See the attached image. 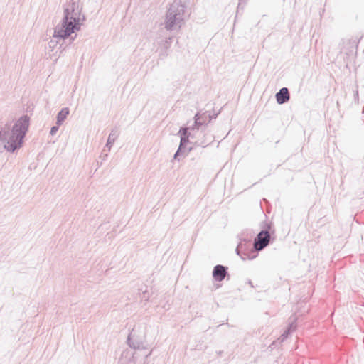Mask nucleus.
<instances>
[{"label":"nucleus","mask_w":364,"mask_h":364,"mask_svg":"<svg viewBox=\"0 0 364 364\" xmlns=\"http://www.w3.org/2000/svg\"><path fill=\"white\" fill-rule=\"evenodd\" d=\"M100 157L102 158V160H105L107 157V153H105L103 156H101Z\"/></svg>","instance_id":"f3484780"},{"label":"nucleus","mask_w":364,"mask_h":364,"mask_svg":"<svg viewBox=\"0 0 364 364\" xmlns=\"http://www.w3.org/2000/svg\"><path fill=\"white\" fill-rule=\"evenodd\" d=\"M227 269H228L227 267H225L223 265H220V264H218V265L215 266L213 271V278L216 281H218V282L223 281L225 279V277L228 273Z\"/></svg>","instance_id":"0eeeda50"},{"label":"nucleus","mask_w":364,"mask_h":364,"mask_svg":"<svg viewBox=\"0 0 364 364\" xmlns=\"http://www.w3.org/2000/svg\"><path fill=\"white\" fill-rule=\"evenodd\" d=\"M119 364H136L134 353L128 349L123 350L119 360Z\"/></svg>","instance_id":"39448f33"},{"label":"nucleus","mask_w":364,"mask_h":364,"mask_svg":"<svg viewBox=\"0 0 364 364\" xmlns=\"http://www.w3.org/2000/svg\"><path fill=\"white\" fill-rule=\"evenodd\" d=\"M208 117L209 118V120H208V122H210V119H211L210 116H207L205 113H203L202 114L197 113L194 117V119H195L194 125L192 127H191V130L193 131V132H195L196 129L198 130L200 126L206 124Z\"/></svg>","instance_id":"423d86ee"},{"label":"nucleus","mask_w":364,"mask_h":364,"mask_svg":"<svg viewBox=\"0 0 364 364\" xmlns=\"http://www.w3.org/2000/svg\"><path fill=\"white\" fill-rule=\"evenodd\" d=\"M85 16L82 14V8L78 3L72 1L65 6L63 17L54 31L53 38L48 42V47L54 48L58 43V40H63L72 33L80 29Z\"/></svg>","instance_id":"f257e3e1"},{"label":"nucleus","mask_w":364,"mask_h":364,"mask_svg":"<svg viewBox=\"0 0 364 364\" xmlns=\"http://www.w3.org/2000/svg\"><path fill=\"white\" fill-rule=\"evenodd\" d=\"M358 91L356 90L355 92V97H358Z\"/></svg>","instance_id":"a211bd4d"},{"label":"nucleus","mask_w":364,"mask_h":364,"mask_svg":"<svg viewBox=\"0 0 364 364\" xmlns=\"http://www.w3.org/2000/svg\"><path fill=\"white\" fill-rule=\"evenodd\" d=\"M29 127V117L22 116L14 122H9L0 129V141L9 152L20 149Z\"/></svg>","instance_id":"f03ea898"},{"label":"nucleus","mask_w":364,"mask_h":364,"mask_svg":"<svg viewBox=\"0 0 364 364\" xmlns=\"http://www.w3.org/2000/svg\"><path fill=\"white\" fill-rule=\"evenodd\" d=\"M134 333L132 332L128 337V343L129 346L134 349L146 348V344L142 341H137L134 338Z\"/></svg>","instance_id":"6e6552de"},{"label":"nucleus","mask_w":364,"mask_h":364,"mask_svg":"<svg viewBox=\"0 0 364 364\" xmlns=\"http://www.w3.org/2000/svg\"><path fill=\"white\" fill-rule=\"evenodd\" d=\"M294 326H293V323H291L289 326V328L283 333L280 336V337L279 338V339L282 342L284 341L288 336V334L289 333L290 331L291 330V328H293Z\"/></svg>","instance_id":"4468645a"},{"label":"nucleus","mask_w":364,"mask_h":364,"mask_svg":"<svg viewBox=\"0 0 364 364\" xmlns=\"http://www.w3.org/2000/svg\"><path fill=\"white\" fill-rule=\"evenodd\" d=\"M181 150H182V149L181 148V146H179L178 150L176 151V152L175 153V154L173 156L174 159L179 160L178 156L180 155V152L181 151Z\"/></svg>","instance_id":"dca6fc26"},{"label":"nucleus","mask_w":364,"mask_h":364,"mask_svg":"<svg viewBox=\"0 0 364 364\" xmlns=\"http://www.w3.org/2000/svg\"><path fill=\"white\" fill-rule=\"evenodd\" d=\"M269 240V232L267 230H262L255 238L254 248L257 251H260L268 245Z\"/></svg>","instance_id":"20e7f679"},{"label":"nucleus","mask_w":364,"mask_h":364,"mask_svg":"<svg viewBox=\"0 0 364 364\" xmlns=\"http://www.w3.org/2000/svg\"><path fill=\"white\" fill-rule=\"evenodd\" d=\"M183 0H174L171 4L164 22L165 28L168 31L180 29L189 16Z\"/></svg>","instance_id":"7ed1b4c3"},{"label":"nucleus","mask_w":364,"mask_h":364,"mask_svg":"<svg viewBox=\"0 0 364 364\" xmlns=\"http://www.w3.org/2000/svg\"><path fill=\"white\" fill-rule=\"evenodd\" d=\"M213 139L211 137H209V139L207 140V139H197L196 143L198 144V145L201 146H206L207 145H208L211 141H212Z\"/></svg>","instance_id":"ddd939ff"},{"label":"nucleus","mask_w":364,"mask_h":364,"mask_svg":"<svg viewBox=\"0 0 364 364\" xmlns=\"http://www.w3.org/2000/svg\"><path fill=\"white\" fill-rule=\"evenodd\" d=\"M118 137V133L117 130H112L110 134L108 136L107 141L105 145V147L102 150V153L105 151H109L111 148L112 147L115 140Z\"/></svg>","instance_id":"9d476101"},{"label":"nucleus","mask_w":364,"mask_h":364,"mask_svg":"<svg viewBox=\"0 0 364 364\" xmlns=\"http://www.w3.org/2000/svg\"><path fill=\"white\" fill-rule=\"evenodd\" d=\"M69 114V109L68 107L63 108L57 115V122L56 124L58 125H61L64 120L67 118Z\"/></svg>","instance_id":"f8f14e48"},{"label":"nucleus","mask_w":364,"mask_h":364,"mask_svg":"<svg viewBox=\"0 0 364 364\" xmlns=\"http://www.w3.org/2000/svg\"><path fill=\"white\" fill-rule=\"evenodd\" d=\"M58 126H53L51 129H50V134L51 135H55L56 134V132H58Z\"/></svg>","instance_id":"2eb2a0df"},{"label":"nucleus","mask_w":364,"mask_h":364,"mask_svg":"<svg viewBox=\"0 0 364 364\" xmlns=\"http://www.w3.org/2000/svg\"><path fill=\"white\" fill-rule=\"evenodd\" d=\"M278 104L282 105L289 100V93L287 87H283L275 95Z\"/></svg>","instance_id":"1a4fd4ad"},{"label":"nucleus","mask_w":364,"mask_h":364,"mask_svg":"<svg viewBox=\"0 0 364 364\" xmlns=\"http://www.w3.org/2000/svg\"><path fill=\"white\" fill-rule=\"evenodd\" d=\"M188 129H191V127L190 128H187V127L181 128L178 132V134H180V136H181V141H180L179 146H181V149H182V146L188 141V137H189V135L191 134L190 133L188 134Z\"/></svg>","instance_id":"9b49d317"}]
</instances>
